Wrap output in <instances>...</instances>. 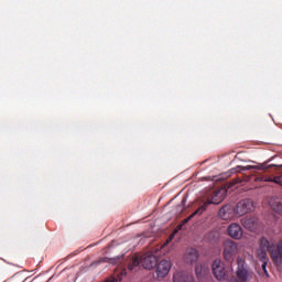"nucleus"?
Wrapping results in <instances>:
<instances>
[{
	"label": "nucleus",
	"mask_w": 282,
	"mask_h": 282,
	"mask_svg": "<svg viewBox=\"0 0 282 282\" xmlns=\"http://www.w3.org/2000/svg\"><path fill=\"white\" fill-rule=\"evenodd\" d=\"M238 268L236 271V276L238 281L240 282H248L251 281L254 273L248 269V265L246 264V261L241 258H237Z\"/></svg>",
	"instance_id": "obj_1"
},
{
	"label": "nucleus",
	"mask_w": 282,
	"mask_h": 282,
	"mask_svg": "<svg viewBox=\"0 0 282 282\" xmlns=\"http://www.w3.org/2000/svg\"><path fill=\"white\" fill-rule=\"evenodd\" d=\"M226 197V191L225 189H215L210 193L209 197L200 206L202 213H205V210L210 206V204H221V202Z\"/></svg>",
	"instance_id": "obj_2"
},
{
	"label": "nucleus",
	"mask_w": 282,
	"mask_h": 282,
	"mask_svg": "<svg viewBox=\"0 0 282 282\" xmlns=\"http://www.w3.org/2000/svg\"><path fill=\"white\" fill-rule=\"evenodd\" d=\"M252 210H254V202L250 198L238 202L235 208V213L238 217H243V215H248V213H252Z\"/></svg>",
	"instance_id": "obj_3"
},
{
	"label": "nucleus",
	"mask_w": 282,
	"mask_h": 282,
	"mask_svg": "<svg viewBox=\"0 0 282 282\" xmlns=\"http://www.w3.org/2000/svg\"><path fill=\"white\" fill-rule=\"evenodd\" d=\"M239 252V246L232 240H227L224 243V258L226 261H232L235 256Z\"/></svg>",
	"instance_id": "obj_4"
},
{
	"label": "nucleus",
	"mask_w": 282,
	"mask_h": 282,
	"mask_svg": "<svg viewBox=\"0 0 282 282\" xmlns=\"http://www.w3.org/2000/svg\"><path fill=\"white\" fill-rule=\"evenodd\" d=\"M272 247L270 245V240H268V238L262 237L260 239V248L257 251L258 258L260 259V261L263 262H268V252L271 253Z\"/></svg>",
	"instance_id": "obj_5"
},
{
	"label": "nucleus",
	"mask_w": 282,
	"mask_h": 282,
	"mask_svg": "<svg viewBox=\"0 0 282 282\" xmlns=\"http://www.w3.org/2000/svg\"><path fill=\"white\" fill-rule=\"evenodd\" d=\"M271 246V259H273V262L275 265H282V241L275 246V242L273 240H270Z\"/></svg>",
	"instance_id": "obj_6"
},
{
	"label": "nucleus",
	"mask_w": 282,
	"mask_h": 282,
	"mask_svg": "<svg viewBox=\"0 0 282 282\" xmlns=\"http://www.w3.org/2000/svg\"><path fill=\"white\" fill-rule=\"evenodd\" d=\"M212 270L217 281H224L226 279V267L221 260L216 259L212 264Z\"/></svg>",
	"instance_id": "obj_7"
},
{
	"label": "nucleus",
	"mask_w": 282,
	"mask_h": 282,
	"mask_svg": "<svg viewBox=\"0 0 282 282\" xmlns=\"http://www.w3.org/2000/svg\"><path fill=\"white\" fill-rule=\"evenodd\" d=\"M141 263L145 270H153L158 265V257L151 253H145L141 258Z\"/></svg>",
	"instance_id": "obj_8"
},
{
	"label": "nucleus",
	"mask_w": 282,
	"mask_h": 282,
	"mask_svg": "<svg viewBox=\"0 0 282 282\" xmlns=\"http://www.w3.org/2000/svg\"><path fill=\"white\" fill-rule=\"evenodd\" d=\"M171 272V261L161 260L156 268L158 279H164Z\"/></svg>",
	"instance_id": "obj_9"
},
{
	"label": "nucleus",
	"mask_w": 282,
	"mask_h": 282,
	"mask_svg": "<svg viewBox=\"0 0 282 282\" xmlns=\"http://www.w3.org/2000/svg\"><path fill=\"white\" fill-rule=\"evenodd\" d=\"M228 235L232 239H239L243 236V230L241 229V226L239 224L234 223L228 227Z\"/></svg>",
	"instance_id": "obj_10"
},
{
	"label": "nucleus",
	"mask_w": 282,
	"mask_h": 282,
	"mask_svg": "<svg viewBox=\"0 0 282 282\" xmlns=\"http://www.w3.org/2000/svg\"><path fill=\"white\" fill-rule=\"evenodd\" d=\"M241 224L247 230H254V228H257V225L259 224V219H257V217H246L241 219Z\"/></svg>",
	"instance_id": "obj_11"
},
{
	"label": "nucleus",
	"mask_w": 282,
	"mask_h": 282,
	"mask_svg": "<svg viewBox=\"0 0 282 282\" xmlns=\"http://www.w3.org/2000/svg\"><path fill=\"white\" fill-rule=\"evenodd\" d=\"M199 259V253L194 248H189L185 252V261L186 263H195Z\"/></svg>",
	"instance_id": "obj_12"
},
{
	"label": "nucleus",
	"mask_w": 282,
	"mask_h": 282,
	"mask_svg": "<svg viewBox=\"0 0 282 282\" xmlns=\"http://www.w3.org/2000/svg\"><path fill=\"white\" fill-rule=\"evenodd\" d=\"M173 281L174 282H195V280H193V275L186 274L184 272L175 273L173 276Z\"/></svg>",
	"instance_id": "obj_13"
},
{
	"label": "nucleus",
	"mask_w": 282,
	"mask_h": 282,
	"mask_svg": "<svg viewBox=\"0 0 282 282\" xmlns=\"http://www.w3.org/2000/svg\"><path fill=\"white\" fill-rule=\"evenodd\" d=\"M230 213H232V207L230 205H225L219 209V217L220 219H229L230 218Z\"/></svg>",
	"instance_id": "obj_14"
},
{
	"label": "nucleus",
	"mask_w": 282,
	"mask_h": 282,
	"mask_svg": "<svg viewBox=\"0 0 282 282\" xmlns=\"http://www.w3.org/2000/svg\"><path fill=\"white\" fill-rule=\"evenodd\" d=\"M238 169H241L242 171H252V169H258L260 171H265V169H270V165L263 163L260 166L257 165H247V166H239Z\"/></svg>",
	"instance_id": "obj_15"
},
{
	"label": "nucleus",
	"mask_w": 282,
	"mask_h": 282,
	"mask_svg": "<svg viewBox=\"0 0 282 282\" xmlns=\"http://www.w3.org/2000/svg\"><path fill=\"white\" fill-rule=\"evenodd\" d=\"M270 206L275 213L282 215V203L280 200H271Z\"/></svg>",
	"instance_id": "obj_16"
},
{
	"label": "nucleus",
	"mask_w": 282,
	"mask_h": 282,
	"mask_svg": "<svg viewBox=\"0 0 282 282\" xmlns=\"http://www.w3.org/2000/svg\"><path fill=\"white\" fill-rule=\"evenodd\" d=\"M203 213L204 212H202V207H198L192 215L182 220V226H184V224H188L189 220L193 219V217H195V215H202Z\"/></svg>",
	"instance_id": "obj_17"
},
{
	"label": "nucleus",
	"mask_w": 282,
	"mask_h": 282,
	"mask_svg": "<svg viewBox=\"0 0 282 282\" xmlns=\"http://www.w3.org/2000/svg\"><path fill=\"white\" fill-rule=\"evenodd\" d=\"M206 270H207L206 264H197L195 269L196 276H198V279L202 278V275L206 272Z\"/></svg>",
	"instance_id": "obj_18"
},
{
	"label": "nucleus",
	"mask_w": 282,
	"mask_h": 282,
	"mask_svg": "<svg viewBox=\"0 0 282 282\" xmlns=\"http://www.w3.org/2000/svg\"><path fill=\"white\" fill-rule=\"evenodd\" d=\"M264 182H273L274 184H279L282 186V175L281 176H275V177H265L263 178Z\"/></svg>",
	"instance_id": "obj_19"
},
{
	"label": "nucleus",
	"mask_w": 282,
	"mask_h": 282,
	"mask_svg": "<svg viewBox=\"0 0 282 282\" xmlns=\"http://www.w3.org/2000/svg\"><path fill=\"white\" fill-rule=\"evenodd\" d=\"M138 265H140V258L134 257L132 259V262L128 265V270L132 271V270H134V268H138Z\"/></svg>",
	"instance_id": "obj_20"
},
{
	"label": "nucleus",
	"mask_w": 282,
	"mask_h": 282,
	"mask_svg": "<svg viewBox=\"0 0 282 282\" xmlns=\"http://www.w3.org/2000/svg\"><path fill=\"white\" fill-rule=\"evenodd\" d=\"M268 261H264V262H262V270H263V272H264V274L268 276Z\"/></svg>",
	"instance_id": "obj_21"
},
{
	"label": "nucleus",
	"mask_w": 282,
	"mask_h": 282,
	"mask_svg": "<svg viewBox=\"0 0 282 282\" xmlns=\"http://www.w3.org/2000/svg\"><path fill=\"white\" fill-rule=\"evenodd\" d=\"M122 274H127V272L123 271V272L121 273V276H122Z\"/></svg>",
	"instance_id": "obj_22"
}]
</instances>
